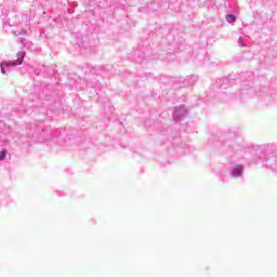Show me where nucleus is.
I'll return each instance as SVG.
<instances>
[{
    "label": "nucleus",
    "mask_w": 277,
    "mask_h": 277,
    "mask_svg": "<svg viewBox=\"0 0 277 277\" xmlns=\"http://www.w3.org/2000/svg\"><path fill=\"white\" fill-rule=\"evenodd\" d=\"M31 129L35 133V142H37L38 144H44L53 140V134L51 133V131H49V129L38 127L36 124H32Z\"/></svg>",
    "instance_id": "f257e3e1"
},
{
    "label": "nucleus",
    "mask_w": 277,
    "mask_h": 277,
    "mask_svg": "<svg viewBox=\"0 0 277 277\" xmlns=\"http://www.w3.org/2000/svg\"><path fill=\"white\" fill-rule=\"evenodd\" d=\"M25 55H27V52L25 51H19L17 53V60L15 61H11V62H5L2 61L0 64V70L3 75H6L5 68H12L14 66H21V64H23Z\"/></svg>",
    "instance_id": "f03ea898"
},
{
    "label": "nucleus",
    "mask_w": 277,
    "mask_h": 277,
    "mask_svg": "<svg viewBox=\"0 0 277 277\" xmlns=\"http://www.w3.org/2000/svg\"><path fill=\"white\" fill-rule=\"evenodd\" d=\"M36 142V134L34 133V129L30 127L28 128L27 135L21 137V143L24 148H31Z\"/></svg>",
    "instance_id": "7ed1b4c3"
},
{
    "label": "nucleus",
    "mask_w": 277,
    "mask_h": 277,
    "mask_svg": "<svg viewBox=\"0 0 277 277\" xmlns=\"http://www.w3.org/2000/svg\"><path fill=\"white\" fill-rule=\"evenodd\" d=\"M187 108L185 106H179L173 110V120H175L176 122H181V120H183V118L187 117Z\"/></svg>",
    "instance_id": "20e7f679"
},
{
    "label": "nucleus",
    "mask_w": 277,
    "mask_h": 277,
    "mask_svg": "<svg viewBox=\"0 0 277 277\" xmlns=\"http://www.w3.org/2000/svg\"><path fill=\"white\" fill-rule=\"evenodd\" d=\"M243 164L234 163L230 167L229 174L232 179H241V176H243Z\"/></svg>",
    "instance_id": "39448f33"
},
{
    "label": "nucleus",
    "mask_w": 277,
    "mask_h": 277,
    "mask_svg": "<svg viewBox=\"0 0 277 277\" xmlns=\"http://www.w3.org/2000/svg\"><path fill=\"white\" fill-rule=\"evenodd\" d=\"M230 81H235V78L223 77L216 81V88H219V90H226V85H228Z\"/></svg>",
    "instance_id": "423d86ee"
},
{
    "label": "nucleus",
    "mask_w": 277,
    "mask_h": 277,
    "mask_svg": "<svg viewBox=\"0 0 277 277\" xmlns=\"http://www.w3.org/2000/svg\"><path fill=\"white\" fill-rule=\"evenodd\" d=\"M181 81H183V78H177V79H174V78H170V79H167L163 83L164 85H174V83H181Z\"/></svg>",
    "instance_id": "0eeeda50"
},
{
    "label": "nucleus",
    "mask_w": 277,
    "mask_h": 277,
    "mask_svg": "<svg viewBox=\"0 0 277 277\" xmlns=\"http://www.w3.org/2000/svg\"><path fill=\"white\" fill-rule=\"evenodd\" d=\"M158 34H161L162 36H170V28L168 26H163L158 28Z\"/></svg>",
    "instance_id": "6e6552de"
},
{
    "label": "nucleus",
    "mask_w": 277,
    "mask_h": 277,
    "mask_svg": "<svg viewBox=\"0 0 277 277\" xmlns=\"http://www.w3.org/2000/svg\"><path fill=\"white\" fill-rule=\"evenodd\" d=\"M225 19L228 22V23H237V15L235 14H227L225 16Z\"/></svg>",
    "instance_id": "1a4fd4ad"
},
{
    "label": "nucleus",
    "mask_w": 277,
    "mask_h": 277,
    "mask_svg": "<svg viewBox=\"0 0 277 277\" xmlns=\"http://www.w3.org/2000/svg\"><path fill=\"white\" fill-rule=\"evenodd\" d=\"M21 43L23 44V47H25V49L31 48V42L27 41V39H25V38L21 39Z\"/></svg>",
    "instance_id": "9d476101"
},
{
    "label": "nucleus",
    "mask_w": 277,
    "mask_h": 277,
    "mask_svg": "<svg viewBox=\"0 0 277 277\" xmlns=\"http://www.w3.org/2000/svg\"><path fill=\"white\" fill-rule=\"evenodd\" d=\"M5 157H8V149H2L0 151V161H5Z\"/></svg>",
    "instance_id": "9b49d317"
},
{
    "label": "nucleus",
    "mask_w": 277,
    "mask_h": 277,
    "mask_svg": "<svg viewBox=\"0 0 277 277\" xmlns=\"http://www.w3.org/2000/svg\"><path fill=\"white\" fill-rule=\"evenodd\" d=\"M134 55L138 57L137 60H135V62H142V60H144V52H137L134 53Z\"/></svg>",
    "instance_id": "f8f14e48"
},
{
    "label": "nucleus",
    "mask_w": 277,
    "mask_h": 277,
    "mask_svg": "<svg viewBox=\"0 0 277 277\" xmlns=\"http://www.w3.org/2000/svg\"><path fill=\"white\" fill-rule=\"evenodd\" d=\"M47 67H42V68H36L35 70H34V72H35V75H40V72H47Z\"/></svg>",
    "instance_id": "ddd939ff"
},
{
    "label": "nucleus",
    "mask_w": 277,
    "mask_h": 277,
    "mask_svg": "<svg viewBox=\"0 0 277 277\" xmlns=\"http://www.w3.org/2000/svg\"><path fill=\"white\" fill-rule=\"evenodd\" d=\"M4 25H9L10 27H13V25H16V22H12V18L9 17V21H4Z\"/></svg>",
    "instance_id": "4468645a"
},
{
    "label": "nucleus",
    "mask_w": 277,
    "mask_h": 277,
    "mask_svg": "<svg viewBox=\"0 0 277 277\" xmlns=\"http://www.w3.org/2000/svg\"><path fill=\"white\" fill-rule=\"evenodd\" d=\"M226 79H235V81H237V79H239V76L237 74H229Z\"/></svg>",
    "instance_id": "2eb2a0df"
},
{
    "label": "nucleus",
    "mask_w": 277,
    "mask_h": 277,
    "mask_svg": "<svg viewBox=\"0 0 277 277\" xmlns=\"http://www.w3.org/2000/svg\"><path fill=\"white\" fill-rule=\"evenodd\" d=\"M238 47H246V44L243 43V38H239L238 39Z\"/></svg>",
    "instance_id": "dca6fc26"
},
{
    "label": "nucleus",
    "mask_w": 277,
    "mask_h": 277,
    "mask_svg": "<svg viewBox=\"0 0 277 277\" xmlns=\"http://www.w3.org/2000/svg\"><path fill=\"white\" fill-rule=\"evenodd\" d=\"M5 18H8V14L2 13V21H5Z\"/></svg>",
    "instance_id": "f3484780"
},
{
    "label": "nucleus",
    "mask_w": 277,
    "mask_h": 277,
    "mask_svg": "<svg viewBox=\"0 0 277 277\" xmlns=\"http://www.w3.org/2000/svg\"><path fill=\"white\" fill-rule=\"evenodd\" d=\"M268 161H275V163H277V157L276 158H268Z\"/></svg>",
    "instance_id": "a211bd4d"
},
{
    "label": "nucleus",
    "mask_w": 277,
    "mask_h": 277,
    "mask_svg": "<svg viewBox=\"0 0 277 277\" xmlns=\"http://www.w3.org/2000/svg\"><path fill=\"white\" fill-rule=\"evenodd\" d=\"M21 34H22L21 31H17V32L14 31V35H15V36H21Z\"/></svg>",
    "instance_id": "6ab92c4d"
}]
</instances>
